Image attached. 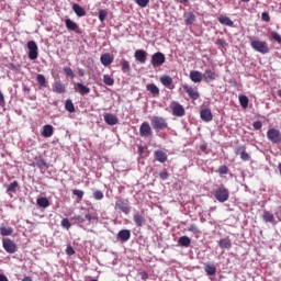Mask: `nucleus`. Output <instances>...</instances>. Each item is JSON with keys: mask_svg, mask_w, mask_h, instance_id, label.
Returning a JSON list of instances; mask_svg holds the SVG:
<instances>
[{"mask_svg": "<svg viewBox=\"0 0 281 281\" xmlns=\"http://www.w3.org/2000/svg\"><path fill=\"white\" fill-rule=\"evenodd\" d=\"M218 245H220L221 249H231L232 240L229 239V237L222 238V239H220Z\"/></svg>", "mask_w": 281, "mask_h": 281, "instance_id": "32", "label": "nucleus"}, {"mask_svg": "<svg viewBox=\"0 0 281 281\" xmlns=\"http://www.w3.org/2000/svg\"><path fill=\"white\" fill-rule=\"evenodd\" d=\"M93 199L95 201H102L104 199V193L100 190L93 192Z\"/></svg>", "mask_w": 281, "mask_h": 281, "instance_id": "46", "label": "nucleus"}, {"mask_svg": "<svg viewBox=\"0 0 281 281\" xmlns=\"http://www.w3.org/2000/svg\"><path fill=\"white\" fill-rule=\"evenodd\" d=\"M189 76L192 82H201L203 80V74L199 70H192Z\"/></svg>", "mask_w": 281, "mask_h": 281, "instance_id": "25", "label": "nucleus"}, {"mask_svg": "<svg viewBox=\"0 0 281 281\" xmlns=\"http://www.w3.org/2000/svg\"><path fill=\"white\" fill-rule=\"evenodd\" d=\"M153 130L150 128V124L148 122L142 123L139 127V135L140 137H148V135H151Z\"/></svg>", "mask_w": 281, "mask_h": 281, "instance_id": "15", "label": "nucleus"}, {"mask_svg": "<svg viewBox=\"0 0 281 281\" xmlns=\"http://www.w3.org/2000/svg\"><path fill=\"white\" fill-rule=\"evenodd\" d=\"M147 54L145 50H142V49H137L135 53H134V58L140 63V65H144L146 63V58H147Z\"/></svg>", "mask_w": 281, "mask_h": 281, "instance_id": "18", "label": "nucleus"}, {"mask_svg": "<svg viewBox=\"0 0 281 281\" xmlns=\"http://www.w3.org/2000/svg\"><path fill=\"white\" fill-rule=\"evenodd\" d=\"M72 11L75 12V14H77L79 18L81 16H87V11L85 10V8H82L80 4L78 3H74L72 4Z\"/></svg>", "mask_w": 281, "mask_h": 281, "instance_id": "26", "label": "nucleus"}, {"mask_svg": "<svg viewBox=\"0 0 281 281\" xmlns=\"http://www.w3.org/2000/svg\"><path fill=\"white\" fill-rule=\"evenodd\" d=\"M78 74H79V76L82 78L83 76H85V69H82V68H79L78 69Z\"/></svg>", "mask_w": 281, "mask_h": 281, "instance_id": "63", "label": "nucleus"}, {"mask_svg": "<svg viewBox=\"0 0 281 281\" xmlns=\"http://www.w3.org/2000/svg\"><path fill=\"white\" fill-rule=\"evenodd\" d=\"M267 138L271 144H281V132L278 128H269L267 132Z\"/></svg>", "mask_w": 281, "mask_h": 281, "instance_id": "2", "label": "nucleus"}, {"mask_svg": "<svg viewBox=\"0 0 281 281\" xmlns=\"http://www.w3.org/2000/svg\"><path fill=\"white\" fill-rule=\"evenodd\" d=\"M160 82L164 87H170L172 85V77L170 76H162L160 77Z\"/></svg>", "mask_w": 281, "mask_h": 281, "instance_id": "36", "label": "nucleus"}, {"mask_svg": "<svg viewBox=\"0 0 281 281\" xmlns=\"http://www.w3.org/2000/svg\"><path fill=\"white\" fill-rule=\"evenodd\" d=\"M218 23H221L222 25H227V27H234V21L225 15L218 16Z\"/></svg>", "mask_w": 281, "mask_h": 281, "instance_id": "29", "label": "nucleus"}, {"mask_svg": "<svg viewBox=\"0 0 281 281\" xmlns=\"http://www.w3.org/2000/svg\"><path fill=\"white\" fill-rule=\"evenodd\" d=\"M36 166L40 170H47V168H49V166L47 165V160L44 159L43 157H36Z\"/></svg>", "mask_w": 281, "mask_h": 281, "instance_id": "27", "label": "nucleus"}, {"mask_svg": "<svg viewBox=\"0 0 281 281\" xmlns=\"http://www.w3.org/2000/svg\"><path fill=\"white\" fill-rule=\"evenodd\" d=\"M106 16H109V12H106V10H104V9H100L99 10V21H101V23H104V21H106Z\"/></svg>", "mask_w": 281, "mask_h": 281, "instance_id": "42", "label": "nucleus"}, {"mask_svg": "<svg viewBox=\"0 0 281 281\" xmlns=\"http://www.w3.org/2000/svg\"><path fill=\"white\" fill-rule=\"evenodd\" d=\"M135 3H137V5H139V8H146V5H148V3H150V0H135Z\"/></svg>", "mask_w": 281, "mask_h": 281, "instance_id": "49", "label": "nucleus"}, {"mask_svg": "<svg viewBox=\"0 0 281 281\" xmlns=\"http://www.w3.org/2000/svg\"><path fill=\"white\" fill-rule=\"evenodd\" d=\"M22 281H32V278H30V277H24V278L22 279Z\"/></svg>", "mask_w": 281, "mask_h": 281, "instance_id": "64", "label": "nucleus"}, {"mask_svg": "<svg viewBox=\"0 0 281 281\" xmlns=\"http://www.w3.org/2000/svg\"><path fill=\"white\" fill-rule=\"evenodd\" d=\"M42 135H43V137H52V135H54V126H52L49 124L44 125Z\"/></svg>", "mask_w": 281, "mask_h": 281, "instance_id": "31", "label": "nucleus"}, {"mask_svg": "<svg viewBox=\"0 0 281 281\" xmlns=\"http://www.w3.org/2000/svg\"><path fill=\"white\" fill-rule=\"evenodd\" d=\"M103 82L108 87H113V85H115V79H113V77H111L110 75H104L103 76Z\"/></svg>", "mask_w": 281, "mask_h": 281, "instance_id": "38", "label": "nucleus"}, {"mask_svg": "<svg viewBox=\"0 0 281 281\" xmlns=\"http://www.w3.org/2000/svg\"><path fill=\"white\" fill-rule=\"evenodd\" d=\"M65 25L68 32H78L79 30L78 23L74 22L71 19H66Z\"/></svg>", "mask_w": 281, "mask_h": 281, "instance_id": "23", "label": "nucleus"}, {"mask_svg": "<svg viewBox=\"0 0 281 281\" xmlns=\"http://www.w3.org/2000/svg\"><path fill=\"white\" fill-rule=\"evenodd\" d=\"M200 117L203 122H212V120L214 119V115H212V110L203 109L200 112Z\"/></svg>", "mask_w": 281, "mask_h": 281, "instance_id": "17", "label": "nucleus"}, {"mask_svg": "<svg viewBox=\"0 0 281 281\" xmlns=\"http://www.w3.org/2000/svg\"><path fill=\"white\" fill-rule=\"evenodd\" d=\"M159 177L162 181H166V179H168V171H161L159 173Z\"/></svg>", "mask_w": 281, "mask_h": 281, "instance_id": "59", "label": "nucleus"}, {"mask_svg": "<svg viewBox=\"0 0 281 281\" xmlns=\"http://www.w3.org/2000/svg\"><path fill=\"white\" fill-rule=\"evenodd\" d=\"M75 90L80 95H89L91 93V88L80 82L75 83Z\"/></svg>", "mask_w": 281, "mask_h": 281, "instance_id": "12", "label": "nucleus"}, {"mask_svg": "<svg viewBox=\"0 0 281 281\" xmlns=\"http://www.w3.org/2000/svg\"><path fill=\"white\" fill-rule=\"evenodd\" d=\"M183 90L186 91V93H188L191 100H199V98H201L199 90H196V88H193L192 86L184 85Z\"/></svg>", "mask_w": 281, "mask_h": 281, "instance_id": "10", "label": "nucleus"}, {"mask_svg": "<svg viewBox=\"0 0 281 281\" xmlns=\"http://www.w3.org/2000/svg\"><path fill=\"white\" fill-rule=\"evenodd\" d=\"M65 109L68 113H74L76 111V106H74V102L70 99L66 100Z\"/></svg>", "mask_w": 281, "mask_h": 281, "instance_id": "39", "label": "nucleus"}, {"mask_svg": "<svg viewBox=\"0 0 281 281\" xmlns=\"http://www.w3.org/2000/svg\"><path fill=\"white\" fill-rule=\"evenodd\" d=\"M67 256H74L76 254V250H74V247L71 245H68L66 248Z\"/></svg>", "mask_w": 281, "mask_h": 281, "instance_id": "54", "label": "nucleus"}, {"mask_svg": "<svg viewBox=\"0 0 281 281\" xmlns=\"http://www.w3.org/2000/svg\"><path fill=\"white\" fill-rule=\"evenodd\" d=\"M83 218L85 221H89V222L93 221V216H91V214H86Z\"/></svg>", "mask_w": 281, "mask_h": 281, "instance_id": "61", "label": "nucleus"}, {"mask_svg": "<svg viewBox=\"0 0 281 281\" xmlns=\"http://www.w3.org/2000/svg\"><path fill=\"white\" fill-rule=\"evenodd\" d=\"M270 36L272 41H276L279 45H281V35L278 32L272 31Z\"/></svg>", "mask_w": 281, "mask_h": 281, "instance_id": "44", "label": "nucleus"}, {"mask_svg": "<svg viewBox=\"0 0 281 281\" xmlns=\"http://www.w3.org/2000/svg\"><path fill=\"white\" fill-rule=\"evenodd\" d=\"M36 82L38 83L40 89H47L49 87V83L47 82L45 75L38 74L36 76Z\"/></svg>", "mask_w": 281, "mask_h": 281, "instance_id": "22", "label": "nucleus"}, {"mask_svg": "<svg viewBox=\"0 0 281 281\" xmlns=\"http://www.w3.org/2000/svg\"><path fill=\"white\" fill-rule=\"evenodd\" d=\"M0 281H10L8 280V277L3 273H0Z\"/></svg>", "mask_w": 281, "mask_h": 281, "instance_id": "62", "label": "nucleus"}, {"mask_svg": "<svg viewBox=\"0 0 281 281\" xmlns=\"http://www.w3.org/2000/svg\"><path fill=\"white\" fill-rule=\"evenodd\" d=\"M262 220L265 221V223H272V225H278L276 216L269 211L263 212Z\"/></svg>", "mask_w": 281, "mask_h": 281, "instance_id": "21", "label": "nucleus"}, {"mask_svg": "<svg viewBox=\"0 0 281 281\" xmlns=\"http://www.w3.org/2000/svg\"><path fill=\"white\" fill-rule=\"evenodd\" d=\"M72 194H74L75 196H77L78 199H82V196H85V191L75 189V190L72 191Z\"/></svg>", "mask_w": 281, "mask_h": 281, "instance_id": "50", "label": "nucleus"}, {"mask_svg": "<svg viewBox=\"0 0 281 281\" xmlns=\"http://www.w3.org/2000/svg\"><path fill=\"white\" fill-rule=\"evenodd\" d=\"M115 210H120L123 214H131V202L126 199H120L115 202Z\"/></svg>", "mask_w": 281, "mask_h": 281, "instance_id": "4", "label": "nucleus"}, {"mask_svg": "<svg viewBox=\"0 0 281 281\" xmlns=\"http://www.w3.org/2000/svg\"><path fill=\"white\" fill-rule=\"evenodd\" d=\"M183 16L186 25H193L196 21V15L193 12H186Z\"/></svg>", "mask_w": 281, "mask_h": 281, "instance_id": "24", "label": "nucleus"}, {"mask_svg": "<svg viewBox=\"0 0 281 281\" xmlns=\"http://www.w3.org/2000/svg\"><path fill=\"white\" fill-rule=\"evenodd\" d=\"M0 106H5V97H3V92L0 90Z\"/></svg>", "mask_w": 281, "mask_h": 281, "instance_id": "58", "label": "nucleus"}, {"mask_svg": "<svg viewBox=\"0 0 281 281\" xmlns=\"http://www.w3.org/2000/svg\"><path fill=\"white\" fill-rule=\"evenodd\" d=\"M252 128H255V131H260V128H262V122L261 121L254 122Z\"/></svg>", "mask_w": 281, "mask_h": 281, "instance_id": "53", "label": "nucleus"}, {"mask_svg": "<svg viewBox=\"0 0 281 281\" xmlns=\"http://www.w3.org/2000/svg\"><path fill=\"white\" fill-rule=\"evenodd\" d=\"M245 146H238L235 148V154L240 156V153L245 151Z\"/></svg>", "mask_w": 281, "mask_h": 281, "instance_id": "56", "label": "nucleus"}, {"mask_svg": "<svg viewBox=\"0 0 281 281\" xmlns=\"http://www.w3.org/2000/svg\"><path fill=\"white\" fill-rule=\"evenodd\" d=\"M154 159L156 161H159L160 164H166L168 161V154H166L164 150L158 149L154 153Z\"/></svg>", "mask_w": 281, "mask_h": 281, "instance_id": "16", "label": "nucleus"}, {"mask_svg": "<svg viewBox=\"0 0 281 281\" xmlns=\"http://www.w3.org/2000/svg\"><path fill=\"white\" fill-rule=\"evenodd\" d=\"M117 238L121 240V243H127V240H131V231L121 229L117 234Z\"/></svg>", "mask_w": 281, "mask_h": 281, "instance_id": "19", "label": "nucleus"}, {"mask_svg": "<svg viewBox=\"0 0 281 281\" xmlns=\"http://www.w3.org/2000/svg\"><path fill=\"white\" fill-rule=\"evenodd\" d=\"M36 203L38 207H43V209L49 207V200L47 198H38L36 200Z\"/></svg>", "mask_w": 281, "mask_h": 281, "instance_id": "33", "label": "nucleus"}, {"mask_svg": "<svg viewBox=\"0 0 281 281\" xmlns=\"http://www.w3.org/2000/svg\"><path fill=\"white\" fill-rule=\"evenodd\" d=\"M26 46L29 49L30 60H36V58H38V45H36V42L30 41V42H27Z\"/></svg>", "mask_w": 281, "mask_h": 281, "instance_id": "7", "label": "nucleus"}, {"mask_svg": "<svg viewBox=\"0 0 281 281\" xmlns=\"http://www.w3.org/2000/svg\"><path fill=\"white\" fill-rule=\"evenodd\" d=\"M215 199L218 203H225L229 201V190L225 187H222L215 191Z\"/></svg>", "mask_w": 281, "mask_h": 281, "instance_id": "3", "label": "nucleus"}, {"mask_svg": "<svg viewBox=\"0 0 281 281\" xmlns=\"http://www.w3.org/2000/svg\"><path fill=\"white\" fill-rule=\"evenodd\" d=\"M133 221L136 225V227H144L146 225V217L144 216V213L136 211L133 215Z\"/></svg>", "mask_w": 281, "mask_h": 281, "instance_id": "9", "label": "nucleus"}, {"mask_svg": "<svg viewBox=\"0 0 281 281\" xmlns=\"http://www.w3.org/2000/svg\"><path fill=\"white\" fill-rule=\"evenodd\" d=\"M121 65H122L123 74H130L131 72V64L128 63V60L123 59L121 61Z\"/></svg>", "mask_w": 281, "mask_h": 281, "instance_id": "40", "label": "nucleus"}, {"mask_svg": "<svg viewBox=\"0 0 281 281\" xmlns=\"http://www.w3.org/2000/svg\"><path fill=\"white\" fill-rule=\"evenodd\" d=\"M166 63V55L161 52H157L154 55H151L150 65L153 67H161Z\"/></svg>", "mask_w": 281, "mask_h": 281, "instance_id": "6", "label": "nucleus"}, {"mask_svg": "<svg viewBox=\"0 0 281 281\" xmlns=\"http://www.w3.org/2000/svg\"><path fill=\"white\" fill-rule=\"evenodd\" d=\"M239 157L243 161H249V155H248L247 150L241 151Z\"/></svg>", "mask_w": 281, "mask_h": 281, "instance_id": "52", "label": "nucleus"}, {"mask_svg": "<svg viewBox=\"0 0 281 281\" xmlns=\"http://www.w3.org/2000/svg\"><path fill=\"white\" fill-rule=\"evenodd\" d=\"M100 60H101V65H103V67H109V65H111L113 63V59L111 58V54H109V53L101 55Z\"/></svg>", "mask_w": 281, "mask_h": 281, "instance_id": "28", "label": "nucleus"}, {"mask_svg": "<svg viewBox=\"0 0 281 281\" xmlns=\"http://www.w3.org/2000/svg\"><path fill=\"white\" fill-rule=\"evenodd\" d=\"M147 91H149V93L153 95H159V87H157L155 83H148Z\"/></svg>", "mask_w": 281, "mask_h": 281, "instance_id": "34", "label": "nucleus"}, {"mask_svg": "<svg viewBox=\"0 0 281 281\" xmlns=\"http://www.w3.org/2000/svg\"><path fill=\"white\" fill-rule=\"evenodd\" d=\"M16 188H19V182L18 181H13L11 182L8 187H7V192H16Z\"/></svg>", "mask_w": 281, "mask_h": 281, "instance_id": "43", "label": "nucleus"}, {"mask_svg": "<svg viewBox=\"0 0 281 281\" xmlns=\"http://www.w3.org/2000/svg\"><path fill=\"white\" fill-rule=\"evenodd\" d=\"M2 247L7 254H16V244L10 238L2 239Z\"/></svg>", "mask_w": 281, "mask_h": 281, "instance_id": "8", "label": "nucleus"}, {"mask_svg": "<svg viewBox=\"0 0 281 281\" xmlns=\"http://www.w3.org/2000/svg\"><path fill=\"white\" fill-rule=\"evenodd\" d=\"M250 47L259 54H269V44L265 41L250 38Z\"/></svg>", "mask_w": 281, "mask_h": 281, "instance_id": "1", "label": "nucleus"}, {"mask_svg": "<svg viewBox=\"0 0 281 281\" xmlns=\"http://www.w3.org/2000/svg\"><path fill=\"white\" fill-rule=\"evenodd\" d=\"M218 172H220V175H227V172H229V168L227 166L223 165L218 168Z\"/></svg>", "mask_w": 281, "mask_h": 281, "instance_id": "51", "label": "nucleus"}, {"mask_svg": "<svg viewBox=\"0 0 281 281\" xmlns=\"http://www.w3.org/2000/svg\"><path fill=\"white\" fill-rule=\"evenodd\" d=\"M261 19L265 23H269V21H271V16H269L267 12L261 13Z\"/></svg>", "mask_w": 281, "mask_h": 281, "instance_id": "55", "label": "nucleus"}, {"mask_svg": "<svg viewBox=\"0 0 281 281\" xmlns=\"http://www.w3.org/2000/svg\"><path fill=\"white\" fill-rule=\"evenodd\" d=\"M53 91L54 93H67V87L63 81L60 80H55L53 83Z\"/></svg>", "mask_w": 281, "mask_h": 281, "instance_id": "13", "label": "nucleus"}, {"mask_svg": "<svg viewBox=\"0 0 281 281\" xmlns=\"http://www.w3.org/2000/svg\"><path fill=\"white\" fill-rule=\"evenodd\" d=\"M151 126L155 131H164L168 126V122L161 116H154L151 119Z\"/></svg>", "mask_w": 281, "mask_h": 281, "instance_id": "5", "label": "nucleus"}, {"mask_svg": "<svg viewBox=\"0 0 281 281\" xmlns=\"http://www.w3.org/2000/svg\"><path fill=\"white\" fill-rule=\"evenodd\" d=\"M64 74L67 76V78H76V74L70 67H65Z\"/></svg>", "mask_w": 281, "mask_h": 281, "instance_id": "45", "label": "nucleus"}, {"mask_svg": "<svg viewBox=\"0 0 281 281\" xmlns=\"http://www.w3.org/2000/svg\"><path fill=\"white\" fill-rule=\"evenodd\" d=\"M216 45H220L221 47H225V45H227V42L223 38H218L216 42Z\"/></svg>", "mask_w": 281, "mask_h": 281, "instance_id": "60", "label": "nucleus"}, {"mask_svg": "<svg viewBox=\"0 0 281 281\" xmlns=\"http://www.w3.org/2000/svg\"><path fill=\"white\" fill-rule=\"evenodd\" d=\"M14 229L12 227H1L0 228V234L1 236H12Z\"/></svg>", "mask_w": 281, "mask_h": 281, "instance_id": "41", "label": "nucleus"}, {"mask_svg": "<svg viewBox=\"0 0 281 281\" xmlns=\"http://www.w3.org/2000/svg\"><path fill=\"white\" fill-rule=\"evenodd\" d=\"M60 225L64 229L71 228V222H69V218H63Z\"/></svg>", "mask_w": 281, "mask_h": 281, "instance_id": "48", "label": "nucleus"}, {"mask_svg": "<svg viewBox=\"0 0 281 281\" xmlns=\"http://www.w3.org/2000/svg\"><path fill=\"white\" fill-rule=\"evenodd\" d=\"M178 243L179 245H181V247H190V243H192V239H190V237L188 236H181Z\"/></svg>", "mask_w": 281, "mask_h": 281, "instance_id": "35", "label": "nucleus"}, {"mask_svg": "<svg viewBox=\"0 0 281 281\" xmlns=\"http://www.w3.org/2000/svg\"><path fill=\"white\" fill-rule=\"evenodd\" d=\"M188 232H191L192 234H201V229L196 224H191L188 228Z\"/></svg>", "mask_w": 281, "mask_h": 281, "instance_id": "47", "label": "nucleus"}, {"mask_svg": "<svg viewBox=\"0 0 281 281\" xmlns=\"http://www.w3.org/2000/svg\"><path fill=\"white\" fill-rule=\"evenodd\" d=\"M103 120H104L105 124H108L109 126H115V124H117V122H120L117 116L112 113H105L103 115Z\"/></svg>", "mask_w": 281, "mask_h": 281, "instance_id": "14", "label": "nucleus"}, {"mask_svg": "<svg viewBox=\"0 0 281 281\" xmlns=\"http://www.w3.org/2000/svg\"><path fill=\"white\" fill-rule=\"evenodd\" d=\"M202 77L205 82H214L216 80V72L212 71V69H206Z\"/></svg>", "mask_w": 281, "mask_h": 281, "instance_id": "20", "label": "nucleus"}, {"mask_svg": "<svg viewBox=\"0 0 281 281\" xmlns=\"http://www.w3.org/2000/svg\"><path fill=\"white\" fill-rule=\"evenodd\" d=\"M172 114L176 117H183L186 115V109L179 102H173L171 105Z\"/></svg>", "mask_w": 281, "mask_h": 281, "instance_id": "11", "label": "nucleus"}, {"mask_svg": "<svg viewBox=\"0 0 281 281\" xmlns=\"http://www.w3.org/2000/svg\"><path fill=\"white\" fill-rule=\"evenodd\" d=\"M239 104L243 109H247L249 106V98L245 94L239 95Z\"/></svg>", "mask_w": 281, "mask_h": 281, "instance_id": "37", "label": "nucleus"}, {"mask_svg": "<svg viewBox=\"0 0 281 281\" xmlns=\"http://www.w3.org/2000/svg\"><path fill=\"white\" fill-rule=\"evenodd\" d=\"M74 221H78V223H85V216L82 215H75Z\"/></svg>", "mask_w": 281, "mask_h": 281, "instance_id": "57", "label": "nucleus"}, {"mask_svg": "<svg viewBox=\"0 0 281 281\" xmlns=\"http://www.w3.org/2000/svg\"><path fill=\"white\" fill-rule=\"evenodd\" d=\"M204 271L209 276H216V266L214 263H204Z\"/></svg>", "mask_w": 281, "mask_h": 281, "instance_id": "30", "label": "nucleus"}]
</instances>
